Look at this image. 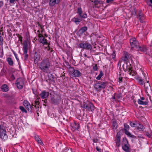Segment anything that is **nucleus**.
I'll use <instances>...</instances> for the list:
<instances>
[{
    "instance_id": "nucleus-64",
    "label": "nucleus",
    "mask_w": 152,
    "mask_h": 152,
    "mask_svg": "<svg viewBox=\"0 0 152 152\" xmlns=\"http://www.w3.org/2000/svg\"><path fill=\"white\" fill-rule=\"evenodd\" d=\"M149 81H147V86H145V88H148V86H150L149 84L148 83H149Z\"/></svg>"
},
{
    "instance_id": "nucleus-53",
    "label": "nucleus",
    "mask_w": 152,
    "mask_h": 152,
    "mask_svg": "<svg viewBox=\"0 0 152 152\" xmlns=\"http://www.w3.org/2000/svg\"><path fill=\"white\" fill-rule=\"evenodd\" d=\"M10 78L11 79V80H13L15 79V77L13 74H12L11 75V76H10Z\"/></svg>"
},
{
    "instance_id": "nucleus-62",
    "label": "nucleus",
    "mask_w": 152,
    "mask_h": 152,
    "mask_svg": "<svg viewBox=\"0 0 152 152\" xmlns=\"http://www.w3.org/2000/svg\"><path fill=\"white\" fill-rule=\"evenodd\" d=\"M70 150L69 149H67V148H65L64 150V151H63V152H68L67 151H70Z\"/></svg>"
},
{
    "instance_id": "nucleus-12",
    "label": "nucleus",
    "mask_w": 152,
    "mask_h": 152,
    "mask_svg": "<svg viewBox=\"0 0 152 152\" xmlns=\"http://www.w3.org/2000/svg\"><path fill=\"white\" fill-rule=\"evenodd\" d=\"M61 97L60 96L57 95L54 96V97L51 98V103L52 104H56L58 102L61 100Z\"/></svg>"
},
{
    "instance_id": "nucleus-55",
    "label": "nucleus",
    "mask_w": 152,
    "mask_h": 152,
    "mask_svg": "<svg viewBox=\"0 0 152 152\" xmlns=\"http://www.w3.org/2000/svg\"><path fill=\"white\" fill-rule=\"evenodd\" d=\"M45 25H43V26H41L40 27L42 29V30L41 31V32L42 33V32L44 31L45 30L44 28V27Z\"/></svg>"
},
{
    "instance_id": "nucleus-5",
    "label": "nucleus",
    "mask_w": 152,
    "mask_h": 152,
    "mask_svg": "<svg viewBox=\"0 0 152 152\" xmlns=\"http://www.w3.org/2000/svg\"><path fill=\"white\" fill-rule=\"evenodd\" d=\"M123 134V130H120L117 133L115 139V142L116 146L118 148L120 146L121 144V135Z\"/></svg>"
},
{
    "instance_id": "nucleus-52",
    "label": "nucleus",
    "mask_w": 152,
    "mask_h": 152,
    "mask_svg": "<svg viewBox=\"0 0 152 152\" xmlns=\"http://www.w3.org/2000/svg\"><path fill=\"white\" fill-rule=\"evenodd\" d=\"M34 109H35L36 110V112H37V111H38V110L39 108V107L38 106V105H34Z\"/></svg>"
},
{
    "instance_id": "nucleus-20",
    "label": "nucleus",
    "mask_w": 152,
    "mask_h": 152,
    "mask_svg": "<svg viewBox=\"0 0 152 152\" xmlns=\"http://www.w3.org/2000/svg\"><path fill=\"white\" fill-rule=\"evenodd\" d=\"M28 44L26 41H24L23 43V50L24 54L27 53Z\"/></svg>"
},
{
    "instance_id": "nucleus-46",
    "label": "nucleus",
    "mask_w": 152,
    "mask_h": 152,
    "mask_svg": "<svg viewBox=\"0 0 152 152\" xmlns=\"http://www.w3.org/2000/svg\"><path fill=\"white\" fill-rule=\"evenodd\" d=\"M19 0H10L9 2L11 3L14 4L16 1H18Z\"/></svg>"
},
{
    "instance_id": "nucleus-41",
    "label": "nucleus",
    "mask_w": 152,
    "mask_h": 152,
    "mask_svg": "<svg viewBox=\"0 0 152 152\" xmlns=\"http://www.w3.org/2000/svg\"><path fill=\"white\" fill-rule=\"evenodd\" d=\"M40 104V102L39 101V99H37L34 101V104L35 105H38V106H39V104Z\"/></svg>"
},
{
    "instance_id": "nucleus-13",
    "label": "nucleus",
    "mask_w": 152,
    "mask_h": 152,
    "mask_svg": "<svg viewBox=\"0 0 152 152\" xmlns=\"http://www.w3.org/2000/svg\"><path fill=\"white\" fill-rule=\"evenodd\" d=\"M77 13L81 18H86L87 17L86 14L85 13H83L82 12V8L80 7L77 8Z\"/></svg>"
},
{
    "instance_id": "nucleus-42",
    "label": "nucleus",
    "mask_w": 152,
    "mask_h": 152,
    "mask_svg": "<svg viewBox=\"0 0 152 152\" xmlns=\"http://www.w3.org/2000/svg\"><path fill=\"white\" fill-rule=\"evenodd\" d=\"M139 15L140 19L144 18H145L144 15L141 12L139 13Z\"/></svg>"
},
{
    "instance_id": "nucleus-31",
    "label": "nucleus",
    "mask_w": 152,
    "mask_h": 152,
    "mask_svg": "<svg viewBox=\"0 0 152 152\" xmlns=\"http://www.w3.org/2000/svg\"><path fill=\"white\" fill-rule=\"evenodd\" d=\"M124 129H121V130H123V131L124 130V132H125L126 131H128L130 128L129 126V125H128L126 123H125L124 124Z\"/></svg>"
},
{
    "instance_id": "nucleus-6",
    "label": "nucleus",
    "mask_w": 152,
    "mask_h": 152,
    "mask_svg": "<svg viewBox=\"0 0 152 152\" xmlns=\"http://www.w3.org/2000/svg\"><path fill=\"white\" fill-rule=\"evenodd\" d=\"M67 64L69 66L68 68L70 69V72H72L71 75L73 77H76L81 76V73L79 71L75 69L73 67H72L70 65H69V64L68 62L67 63Z\"/></svg>"
},
{
    "instance_id": "nucleus-22",
    "label": "nucleus",
    "mask_w": 152,
    "mask_h": 152,
    "mask_svg": "<svg viewBox=\"0 0 152 152\" xmlns=\"http://www.w3.org/2000/svg\"><path fill=\"white\" fill-rule=\"evenodd\" d=\"M23 105L26 108L28 111H30V107H31V105L30 103L27 100H24L23 102Z\"/></svg>"
},
{
    "instance_id": "nucleus-59",
    "label": "nucleus",
    "mask_w": 152,
    "mask_h": 152,
    "mask_svg": "<svg viewBox=\"0 0 152 152\" xmlns=\"http://www.w3.org/2000/svg\"><path fill=\"white\" fill-rule=\"evenodd\" d=\"M96 149L97 150V151H99V152H101V149L99 148L98 147L96 146Z\"/></svg>"
},
{
    "instance_id": "nucleus-28",
    "label": "nucleus",
    "mask_w": 152,
    "mask_h": 152,
    "mask_svg": "<svg viewBox=\"0 0 152 152\" xmlns=\"http://www.w3.org/2000/svg\"><path fill=\"white\" fill-rule=\"evenodd\" d=\"M125 133L128 137H132L133 138L136 139V137L134 135L132 134L128 131L124 132Z\"/></svg>"
},
{
    "instance_id": "nucleus-24",
    "label": "nucleus",
    "mask_w": 152,
    "mask_h": 152,
    "mask_svg": "<svg viewBox=\"0 0 152 152\" xmlns=\"http://www.w3.org/2000/svg\"><path fill=\"white\" fill-rule=\"evenodd\" d=\"M40 95L42 98L45 99L48 96L49 92H46L45 91H43L41 92Z\"/></svg>"
},
{
    "instance_id": "nucleus-63",
    "label": "nucleus",
    "mask_w": 152,
    "mask_h": 152,
    "mask_svg": "<svg viewBox=\"0 0 152 152\" xmlns=\"http://www.w3.org/2000/svg\"><path fill=\"white\" fill-rule=\"evenodd\" d=\"M93 141L94 142H97L98 140L97 139H93Z\"/></svg>"
},
{
    "instance_id": "nucleus-51",
    "label": "nucleus",
    "mask_w": 152,
    "mask_h": 152,
    "mask_svg": "<svg viewBox=\"0 0 152 152\" xmlns=\"http://www.w3.org/2000/svg\"><path fill=\"white\" fill-rule=\"evenodd\" d=\"M81 21V20H73V21L75 22L76 24H77Z\"/></svg>"
},
{
    "instance_id": "nucleus-19",
    "label": "nucleus",
    "mask_w": 152,
    "mask_h": 152,
    "mask_svg": "<svg viewBox=\"0 0 152 152\" xmlns=\"http://www.w3.org/2000/svg\"><path fill=\"white\" fill-rule=\"evenodd\" d=\"M88 28L87 26H83L81 27L78 31L77 34L79 36L83 34L85 31L87 30Z\"/></svg>"
},
{
    "instance_id": "nucleus-1",
    "label": "nucleus",
    "mask_w": 152,
    "mask_h": 152,
    "mask_svg": "<svg viewBox=\"0 0 152 152\" xmlns=\"http://www.w3.org/2000/svg\"><path fill=\"white\" fill-rule=\"evenodd\" d=\"M50 65V61L48 58H44L39 63V68L43 72L49 73Z\"/></svg>"
},
{
    "instance_id": "nucleus-40",
    "label": "nucleus",
    "mask_w": 152,
    "mask_h": 152,
    "mask_svg": "<svg viewBox=\"0 0 152 152\" xmlns=\"http://www.w3.org/2000/svg\"><path fill=\"white\" fill-rule=\"evenodd\" d=\"M16 35L18 37L19 40L21 42H22V36L18 34H16Z\"/></svg>"
},
{
    "instance_id": "nucleus-39",
    "label": "nucleus",
    "mask_w": 152,
    "mask_h": 152,
    "mask_svg": "<svg viewBox=\"0 0 152 152\" xmlns=\"http://www.w3.org/2000/svg\"><path fill=\"white\" fill-rule=\"evenodd\" d=\"M137 123H134L132 121L130 122V125L132 127H136V126H137Z\"/></svg>"
},
{
    "instance_id": "nucleus-50",
    "label": "nucleus",
    "mask_w": 152,
    "mask_h": 152,
    "mask_svg": "<svg viewBox=\"0 0 152 152\" xmlns=\"http://www.w3.org/2000/svg\"><path fill=\"white\" fill-rule=\"evenodd\" d=\"M38 37H39L38 39H40L42 38V37H43V35L42 34H41L40 33H38Z\"/></svg>"
},
{
    "instance_id": "nucleus-23",
    "label": "nucleus",
    "mask_w": 152,
    "mask_h": 152,
    "mask_svg": "<svg viewBox=\"0 0 152 152\" xmlns=\"http://www.w3.org/2000/svg\"><path fill=\"white\" fill-rule=\"evenodd\" d=\"M123 149L126 152H129L130 149V145L128 144L122 145Z\"/></svg>"
},
{
    "instance_id": "nucleus-57",
    "label": "nucleus",
    "mask_w": 152,
    "mask_h": 152,
    "mask_svg": "<svg viewBox=\"0 0 152 152\" xmlns=\"http://www.w3.org/2000/svg\"><path fill=\"white\" fill-rule=\"evenodd\" d=\"M42 101H43L45 103V104H44L43 105L45 106H46L47 105L46 104V103L47 102V99H45L44 100H42Z\"/></svg>"
},
{
    "instance_id": "nucleus-36",
    "label": "nucleus",
    "mask_w": 152,
    "mask_h": 152,
    "mask_svg": "<svg viewBox=\"0 0 152 152\" xmlns=\"http://www.w3.org/2000/svg\"><path fill=\"white\" fill-rule=\"evenodd\" d=\"M104 74L102 71H100L99 74L98 76L96 77V79L98 80H99L101 77Z\"/></svg>"
},
{
    "instance_id": "nucleus-8",
    "label": "nucleus",
    "mask_w": 152,
    "mask_h": 152,
    "mask_svg": "<svg viewBox=\"0 0 152 152\" xmlns=\"http://www.w3.org/2000/svg\"><path fill=\"white\" fill-rule=\"evenodd\" d=\"M24 84V81L21 78L17 79L15 83L17 88L19 89H21L23 88Z\"/></svg>"
},
{
    "instance_id": "nucleus-58",
    "label": "nucleus",
    "mask_w": 152,
    "mask_h": 152,
    "mask_svg": "<svg viewBox=\"0 0 152 152\" xmlns=\"http://www.w3.org/2000/svg\"><path fill=\"white\" fill-rule=\"evenodd\" d=\"M36 25L37 24H38V26H40V27L41 26H43V25L42 24V23H40L39 22H37L36 23Z\"/></svg>"
},
{
    "instance_id": "nucleus-47",
    "label": "nucleus",
    "mask_w": 152,
    "mask_h": 152,
    "mask_svg": "<svg viewBox=\"0 0 152 152\" xmlns=\"http://www.w3.org/2000/svg\"><path fill=\"white\" fill-rule=\"evenodd\" d=\"M93 69L94 71H97L98 69V67L97 66V64H95V66L93 67Z\"/></svg>"
},
{
    "instance_id": "nucleus-45",
    "label": "nucleus",
    "mask_w": 152,
    "mask_h": 152,
    "mask_svg": "<svg viewBox=\"0 0 152 152\" xmlns=\"http://www.w3.org/2000/svg\"><path fill=\"white\" fill-rule=\"evenodd\" d=\"M3 39L2 37H0V45L2 46L3 44Z\"/></svg>"
},
{
    "instance_id": "nucleus-49",
    "label": "nucleus",
    "mask_w": 152,
    "mask_h": 152,
    "mask_svg": "<svg viewBox=\"0 0 152 152\" xmlns=\"http://www.w3.org/2000/svg\"><path fill=\"white\" fill-rule=\"evenodd\" d=\"M37 142L39 144L42 145H44L43 143L42 142V141L40 139L38 140V141H37Z\"/></svg>"
},
{
    "instance_id": "nucleus-34",
    "label": "nucleus",
    "mask_w": 152,
    "mask_h": 152,
    "mask_svg": "<svg viewBox=\"0 0 152 152\" xmlns=\"http://www.w3.org/2000/svg\"><path fill=\"white\" fill-rule=\"evenodd\" d=\"M120 74L119 75L118 78V81L120 83H121L123 82V78L121 76V72H119Z\"/></svg>"
},
{
    "instance_id": "nucleus-30",
    "label": "nucleus",
    "mask_w": 152,
    "mask_h": 152,
    "mask_svg": "<svg viewBox=\"0 0 152 152\" xmlns=\"http://www.w3.org/2000/svg\"><path fill=\"white\" fill-rule=\"evenodd\" d=\"M1 89L3 91L6 92L8 90V87L6 84H4L1 86Z\"/></svg>"
},
{
    "instance_id": "nucleus-9",
    "label": "nucleus",
    "mask_w": 152,
    "mask_h": 152,
    "mask_svg": "<svg viewBox=\"0 0 152 152\" xmlns=\"http://www.w3.org/2000/svg\"><path fill=\"white\" fill-rule=\"evenodd\" d=\"M134 78L137 81V83L141 86L144 85V87L145 88V80L143 79L142 77L138 75H136L134 77Z\"/></svg>"
},
{
    "instance_id": "nucleus-16",
    "label": "nucleus",
    "mask_w": 152,
    "mask_h": 152,
    "mask_svg": "<svg viewBox=\"0 0 152 152\" xmlns=\"http://www.w3.org/2000/svg\"><path fill=\"white\" fill-rule=\"evenodd\" d=\"M0 137L2 139L4 140H6L7 138V135L6 133V131L3 128L0 132Z\"/></svg>"
},
{
    "instance_id": "nucleus-35",
    "label": "nucleus",
    "mask_w": 152,
    "mask_h": 152,
    "mask_svg": "<svg viewBox=\"0 0 152 152\" xmlns=\"http://www.w3.org/2000/svg\"><path fill=\"white\" fill-rule=\"evenodd\" d=\"M128 141L126 137L123 138L122 141V145L128 144Z\"/></svg>"
},
{
    "instance_id": "nucleus-26",
    "label": "nucleus",
    "mask_w": 152,
    "mask_h": 152,
    "mask_svg": "<svg viewBox=\"0 0 152 152\" xmlns=\"http://www.w3.org/2000/svg\"><path fill=\"white\" fill-rule=\"evenodd\" d=\"M125 56L124 57V60L126 61L129 58H131L132 56V55L129 54L128 53L126 52L125 53Z\"/></svg>"
},
{
    "instance_id": "nucleus-48",
    "label": "nucleus",
    "mask_w": 152,
    "mask_h": 152,
    "mask_svg": "<svg viewBox=\"0 0 152 152\" xmlns=\"http://www.w3.org/2000/svg\"><path fill=\"white\" fill-rule=\"evenodd\" d=\"M23 55H24V58L25 60H26L28 58V55L27 54V53L26 54H24L23 53Z\"/></svg>"
},
{
    "instance_id": "nucleus-56",
    "label": "nucleus",
    "mask_w": 152,
    "mask_h": 152,
    "mask_svg": "<svg viewBox=\"0 0 152 152\" xmlns=\"http://www.w3.org/2000/svg\"><path fill=\"white\" fill-rule=\"evenodd\" d=\"M35 140L37 141H38V140L40 139V138L39 137V136L38 135L36 136L35 137Z\"/></svg>"
},
{
    "instance_id": "nucleus-17",
    "label": "nucleus",
    "mask_w": 152,
    "mask_h": 152,
    "mask_svg": "<svg viewBox=\"0 0 152 152\" xmlns=\"http://www.w3.org/2000/svg\"><path fill=\"white\" fill-rule=\"evenodd\" d=\"M71 126L74 130H78L80 127V124L79 123H77L76 122L74 121L73 123H72Z\"/></svg>"
},
{
    "instance_id": "nucleus-38",
    "label": "nucleus",
    "mask_w": 152,
    "mask_h": 152,
    "mask_svg": "<svg viewBox=\"0 0 152 152\" xmlns=\"http://www.w3.org/2000/svg\"><path fill=\"white\" fill-rule=\"evenodd\" d=\"M30 111H28L29 112H30L31 113H32L35 111V109L34 107V105L33 104H31V107H30Z\"/></svg>"
},
{
    "instance_id": "nucleus-60",
    "label": "nucleus",
    "mask_w": 152,
    "mask_h": 152,
    "mask_svg": "<svg viewBox=\"0 0 152 152\" xmlns=\"http://www.w3.org/2000/svg\"><path fill=\"white\" fill-rule=\"evenodd\" d=\"M114 0H106V2L107 3H109L113 1Z\"/></svg>"
},
{
    "instance_id": "nucleus-15",
    "label": "nucleus",
    "mask_w": 152,
    "mask_h": 152,
    "mask_svg": "<svg viewBox=\"0 0 152 152\" xmlns=\"http://www.w3.org/2000/svg\"><path fill=\"white\" fill-rule=\"evenodd\" d=\"M121 98L122 96H121V94L114 93V96H112V97L111 98V99L113 102L114 101L117 102L118 101V99H119L120 98Z\"/></svg>"
},
{
    "instance_id": "nucleus-27",
    "label": "nucleus",
    "mask_w": 152,
    "mask_h": 152,
    "mask_svg": "<svg viewBox=\"0 0 152 152\" xmlns=\"http://www.w3.org/2000/svg\"><path fill=\"white\" fill-rule=\"evenodd\" d=\"M39 42L42 43L43 45H47L48 44V41L45 38L43 37L42 38L39 39Z\"/></svg>"
},
{
    "instance_id": "nucleus-54",
    "label": "nucleus",
    "mask_w": 152,
    "mask_h": 152,
    "mask_svg": "<svg viewBox=\"0 0 152 152\" xmlns=\"http://www.w3.org/2000/svg\"><path fill=\"white\" fill-rule=\"evenodd\" d=\"M145 135L149 138H150L151 136V134L148 132H146L145 133Z\"/></svg>"
},
{
    "instance_id": "nucleus-10",
    "label": "nucleus",
    "mask_w": 152,
    "mask_h": 152,
    "mask_svg": "<svg viewBox=\"0 0 152 152\" xmlns=\"http://www.w3.org/2000/svg\"><path fill=\"white\" fill-rule=\"evenodd\" d=\"M130 66H127L126 69L123 67L124 70L125 72L128 71V72H129V74L130 75L135 76L137 74L135 70L132 69V67L131 66V64H130Z\"/></svg>"
},
{
    "instance_id": "nucleus-21",
    "label": "nucleus",
    "mask_w": 152,
    "mask_h": 152,
    "mask_svg": "<svg viewBox=\"0 0 152 152\" xmlns=\"http://www.w3.org/2000/svg\"><path fill=\"white\" fill-rule=\"evenodd\" d=\"M136 129L139 131H142L144 130L145 128L142 124L139 123L137 124V126L136 127Z\"/></svg>"
},
{
    "instance_id": "nucleus-44",
    "label": "nucleus",
    "mask_w": 152,
    "mask_h": 152,
    "mask_svg": "<svg viewBox=\"0 0 152 152\" xmlns=\"http://www.w3.org/2000/svg\"><path fill=\"white\" fill-rule=\"evenodd\" d=\"M111 56L113 59H114L116 57V54L115 51H113V53L112 54Z\"/></svg>"
},
{
    "instance_id": "nucleus-2",
    "label": "nucleus",
    "mask_w": 152,
    "mask_h": 152,
    "mask_svg": "<svg viewBox=\"0 0 152 152\" xmlns=\"http://www.w3.org/2000/svg\"><path fill=\"white\" fill-rule=\"evenodd\" d=\"M107 85V82H101L96 80L94 85V88L96 91L100 92L102 89H104Z\"/></svg>"
},
{
    "instance_id": "nucleus-61",
    "label": "nucleus",
    "mask_w": 152,
    "mask_h": 152,
    "mask_svg": "<svg viewBox=\"0 0 152 152\" xmlns=\"http://www.w3.org/2000/svg\"><path fill=\"white\" fill-rule=\"evenodd\" d=\"M4 3L3 1H0V8L1 7L3 6V5Z\"/></svg>"
},
{
    "instance_id": "nucleus-33",
    "label": "nucleus",
    "mask_w": 152,
    "mask_h": 152,
    "mask_svg": "<svg viewBox=\"0 0 152 152\" xmlns=\"http://www.w3.org/2000/svg\"><path fill=\"white\" fill-rule=\"evenodd\" d=\"M112 126L113 129H117L118 123L115 121H112Z\"/></svg>"
},
{
    "instance_id": "nucleus-3",
    "label": "nucleus",
    "mask_w": 152,
    "mask_h": 152,
    "mask_svg": "<svg viewBox=\"0 0 152 152\" xmlns=\"http://www.w3.org/2000/svg\"><path fill=\"white\" fill-rule=\"evenodd\" d=\"M81 107L86 109L87 111L92 112L94 111L95 108L93 104L88 100L83 102Z\"/></svg>"
},
{
    "instance_id": "nucleus-32",
    "label": "nucleus",
    "mask_w": 152,
    "mask_h": 152,
    "mask_svg": "<svg viewBox=\"0 0 152 152\" xmlns=\"http://www.w3.org/2000/svg\"><path fill=\"white\" fill-rule=\"evenodd\" d=\"M137 102L140 104L141 105H148V102L146 101H143L140 99H138L137 100Z\"/></svg>"
},
{
    "instance_id": "nucleus-37",
    "label": "nucleus",
    "mask_w": 152,
    "mask_h": 152,
    "mask_svg": "<svg viewBox=\"0 0 152 152\" xmlns=\"http://www.w3.org/2000/svg\"><path fill=\"white\" fill-rule=\"evenodd\" d=\"M19 109L23 113H27V110L25 109L24 107L22 106H20L19 107Z\"/></svg>"
},
{
    "instance_id": "nucleus-25",
    "label": "nucleus",
    "mask_w": 152,
    "mask_h": 152,
    "mask_svg": "<svg viewBox=\"0 0 152 152\" xmlns=\"http://www.w3.org/2000/svg\"><path fill=\"white\" fill-rule=\"evenodd\" d=\"M60 1V0H50L49 5L51 6H53L56 4H58Z\"/></svg>"
},
{
    "instance_id": "nucleus-14",
    "label": "nucleus",
    "mask_w": 152,
    "mask_h": 152,
    "mask_svg": "<svg viewBox=\"0 0 152 152\" xmlns=\"http://www.w3.org/2000/svg\"><path fill=\"white\" fill-rule=\"evenodd\" d=\"M40 56L39 53L35 52L34 54L33 58L34 63L35 64H37L40 60Z\"/></svg>"
},
{
    "instance_id": "nucleus-29",
    "label": "nucleus",
    "mask_w": 152,
    "mask_h": 152,
    "mask_svg": "<svg viewBox=\"0 0 152 152\" xmlns=\"http://www.w3.org/2000/svg\"><path fill=\"white\" fill-rule=\"evenodd\" d=\"M7 61L8 62V64L11 66H12L13 65V61L12 58L10 57L7 58Z\"/></svg>"
},
{
    "instance_id": "nucleus-11",
    "label": "nucleus",
    "mask_w": 152,
    "mask_h": 152,
    "mask_svg": "<svg viewBox=\"0 0 152 152\" xmlns=\"http://www.w3.org/2000/svg\"><path fill=\"white\" fill-rule=\"evenodd\" d=\"M45 79L46 81L49 83L52 82L54 83L55 82V77L52 74L47 75L45 77Z\"/></svg>"
},
{
    "instance_id": "nucleus-7",
    "label": "nucleus",
    "mask_w": 152,
    "mask_h": 152,
    "mask_svg": "<svg viewBox=\"0 0 152 152\" xmlns=\"http://www.w3.org/2000/svg\"><path fill=\"white\" fill-rule=\"evenodd\" d=\"M129 42L132 50H133L134 48L137 47L138 46L139 42L135 37L131 38Z\"/></svg>"
},
{
    "instance_id": "nucleus-43",
    "label": "nucleus",
    "mask_w": 152,
    "mask_h": 152,
    "mask_svg": "<svg viewBox=\"0 0 152 152\" xmlns=\"http://www.w3.org/2000/svg\"><path fill=\"white\" fill-rule=\"evenodd\" d=\"M46 49H47L48 51H50V53H51V52H53L54 51L53 50V48H50V46L48 47H46L45 48Z\"/></svg>"
},
{
    "instance_id": "nucleus-4",
    "label": "nucleus",
    "mask_w": 152,
    "mask_h": 152,
    "mask_svg": "<svg viewBox=\"0 0 152 152\" xmlns=\"http://www.w3.org/2000/svg\"><path fill=\"white\" fill-rule=\"evenodd\" d=\"M78 48L87 50H91L92 49L91 45L86 41L85 42H83L80 43L78 46Z\"/></svg>"
},
{
    "instance_id": "nucleus-18",
    "label": "nucleus",
    "mask_w": 152,
    "mask_h": 152,
    "mask_svg": "<svg viewBox=\"0 0 152 152\" xmlns=\"http://www.w3.org/2000/svg\"><path fill=\"white\" fill-rule=\"evenodd\" d=\"M147 50L146 45H142L141 46H138L137 50L142 52H145Z\"/></svg>"
}]
</instances>
